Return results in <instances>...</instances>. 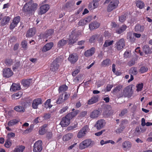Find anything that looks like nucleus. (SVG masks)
<instances>
[{
  "label": "nucleus",
  "instance_id": "obj_1",
  "mask_svg": "<svg viewBox=\"0 0 152 152\" xmlns=\"http://www.w3.org/2000/svg\"><path fill=\"white\" fill-rule=\"evenodd\" d=\"M123 85H119L117 86L112 90V94L115 95L118 98L123 96Z\"/></svg>",
  "mask_w": 152,
  "mask_h": 152
},
{
  "label": "nucleus",
  "instance_id": "obj_2",
  "mask_svg": "<svg viewBox=\"0 0 152 152\" xmlns=\"http://www.w3.org/2000/svg\"><path fill=\"white\" fill-rule=\"evenodd\" d=\"M119 3V0H112L108 5L107 11L108 12H112L117 8Z\"/></svg>",
  "mask_w": 152,
  "mask_h": 152
},
{
  "label": "nucleus",
  "instance_id": "obj_3",
  "mask_svg": "<svg viewBox=\"0 0 152 152\" xmlns=\"http://www.w3.org/2000/svg\"><path fill=\"white\" fill-rule=\"evenodd\" d=\"M79 36V35L78 34L74 31H72L69 39V44L73 45L75 43L78 39Z\"/></svg>",
  "mask_w": 152,
  "mask_h": 152
},
{
  "label": "nucleus",
  "instance_id": "obj_4",
  "mask_svg": "<svg viewBox=\"0 0 152 152\" xmlns=\"http://www.w3.org/2000/svg\"><path fill=\"white\" fill-rule=\"evenodd\" d=\"M132 90V87L131 85L126 87L123 91V96L128 98L131 97L133 93Z\"/></svg>",
  "mask_w": 152,
  "mask_h": 152
},
{
  "label": "nucleus",
  "instance_id": "obj_5",
  "mask_svg": "<svg viewBox=\"0 0 152 152\" xmlns=\"http://www.w3.org/2000/svg\"><path fill=\"white\" fill-rule=\"evenodd\" d=\"M125 46L124 39L122 38L116 42L115 44V48L118 50H122Z\"/></svg>",
  "mask_w": 152,
  "mask_h": 152
},
{
  "label": "nucleus",
  "instance_id": "obj_6",
  "mask_svg": "<svg viewBox=\"0 0 152 152\" xmlns=\"http://www.w3.org/2000/svg\"><path fill=\"white\" fill-rule=\"evenodd\" d=\"M64 94H61L58 97L56 101V102L57 104H59L64 102V101L67 100L69 98L70 94H68L67 92L64 93Z\"/></svg>",
  "mask_w": 152,
  "mask_h": 152
},
{
  "label": "nucleus",
  "instance_id": "obj_7",
  "mask_svg": "<svg viewBox=\"0 0 152 152\" xmlns=\"http://www.w3.org/2000/svg\"><path fill=\"white\" fill-rule=\"evenodd\" d=\"M42 142L41 140H38L34 144L33 151L34 152H40L42 149Z\"/></svg>",
  "mask_w": 152,
  "mask_h": 152
},
{
  "label": "nucleus",
  "instance_id": "obj_8",
  "mask_svg": "<svg viewBox=\"0 0 152 152\" xmlns=\"http://www.w3.org/2000/svg\"><path fill=\"white\" fill-rule=\"evenodd\" d=\"M92 141L90 139L85 140L82 141L80 144L79 148L81 150L91 145Z\"/></svg>",
  "mask_w": 152,
  "mask_h": 152
},
{
  "label": "nucleus",
  "instance_id": "obj_9",
  "mask_svg": "<svg viewBox=\"0 0 152 152\" xmlns=\"http://www.w3.org/2000/svg\"><path fill=\"white\" fill-rule=\"evenodd\" d=\"M88 126L86 125L82 128L79 131L77 134V137L80 138L84 136L88 131Z\"/></svg>",
  "mask_w": 152,
  "mask_h": 152
},
{
  "label": "nucleus",
  "instance_id": "obj_10",
  "mask_svg": "<svg viewBox=\"0 0 152 152\" xmlns=\"http://www.w3.org/2000/svg\"><path fill=\"white\" fill-rule=\"evenodd\" d=\"M78 56L76 53H73L69 55L68 61L72 64H75L78 60Z\"/></svg>",
  "mask_w": 152,
  "mask_h": 152
},
{
  "label": "nucleus",
  "instance_id": "obj_11",
  "mask_svg": "<svg viewBox=\"0 0 152 152\" xmlns=\"http://www.w3.org/2000/svg\"><path fill=\"white\" fill-rule=\"evenodd\" d=\"M71 119L68 116H67L66 115L62 118L60 124L63 127H66L69 124Z\"/></svg>",
  "mask_w": 152,
  "mask_h": 152
},
{
  "label": "nucleus",
  "instance_id": "obj_12",
  "mask_svg": "<svg viewBox=\"0 0 152 152\" xmlns=\"http://www.w3.org/2000/svg\"><path fill=\"white\" fill-rule=\"evenodd\" d=\"M106 124V122L103 119H101L98 120L96 124L94 125V127H95L97 130H100Z\"/></svg>",
  "mask_w": 152,
  "mask_h": 152
},
{
  "label": "nucleus",
  "instance_id": "obj_13",
  "mask_svg": "<svg viewBox=\"0 0 152 152\" xmlns=\"http://www.w3.org/2000/svg\"><path fill=\"white\" fill-rule=\"evenodd\" d=\"M58 59L56 58L55 59L51 64L50 69L51 71L55 72L58 69L59 65L58 64Z\"/></svg>",
  "mask_w": 152,
  "mask_h": 152
},
{
  "label": "nucleus",
  "instance_id": "obj_14",
  "mask_svg": "<svg viewBox=\"0 0 152 152\" xmlns=\"http://www.w3.org/2000/svg\"><path fill=\"white\" fill-rule=\"evenodd\" d=\"M13 75L12 70L9 68L3 69V76L4 77L9 78L11 77Z\"/></svg>",
  "mask_w": 152,
  "mask_h": 152
},
{
  "label": "nucleus",
  "instance_id": "obj_15",
  "mask_svg": "<svg viewBox=\"0 0 152 152\" xmlns=\"http://www.w3.org/2000/svg\"><path fill=\"white\" fill-rule=\"evenodd\" d=\"M49 8V5L48 4H46L42 5L39 8V14L42 15L45 13Z\"/></svg>",
  "mask_w": 152,
  "mask_h": 152
},
{
  "label": "nucleus",
  "instance_id": "obj_16",
  "mask_svg": "<svg viewBox=\"0 0 152 152\" xmlns=\"http://www.w3.org/2000/svg\"><path fill=\"white\" fill-rule=\"evenodd\" d=\"M42 102L41 99L38 98L34 99L32 104V107L33 109H36L38 108V105L42 104Z\"/></svg>",
  "mask_w": 152,
  "mask_h": 152
},
{
  "label": "nucleus",
  "instance_id": "obj_17",
  "mask_svg": "<svg viewBox=\"0 0 152 152\" xmlns=\"http://www.w3.org/2000/svg\"><path fill=\"white\" fill-rule=\"evenodd\" d=\"M127 28V26L125 24L121 26H118L116 29V32L118 34H121L125 31Z\"/></svg>",
  "mask_w": 152,
  "mask_h": 152
},
{
  "label": "nucleus",
  "instance_id": "obj_18",
  "mask_svg": "<svg viewBox=\"0 0 152 152\" xmlns=\"http://www.w3.org/2000/svg\"><path fill=\"white\" fill-rule=\"evenodd\" d=\"M32 0L26 3L23 6V11L24 12H31L30 7V4H31Z\"/></svg>",
  "mask_w": 152,
  "mask_h": 152
},
{
  "label": "nucleus",
  "instance_id": "obj_19",
  "mask_svg": "<svg viewBox=\"0 0 152 152\" xmlns=\"http://www.w3.org/2000/svg\"><path fill=\"white\" fill-rule=\"evenodd\" d=\"M36 32V29L34 28H30L27 32L26 36L27 37H31L33 36Z\"/></svg>",
  "mask_w": 152,
  "mask_h": 152
},
{
  "label": "nucleus",
  "instance_id": "obj_20",
  "mask_svg": "<svg viewBox=\"0 0 152 152\" xmlns=\"http://www.w3.org/2000/svg\"><path fill=\"white\" fill-rule=\"evenodd\" d=\"M99 97V96L97 95L92 96L88 100L87 102L88 104L91 105L96 103L98 101Z\"/></svg>",
  "mask_w": 152,
  "mask_h": 152
},
{
  "label": "nucleus",
  "instance_id": "obj_21",
  "mask_svg": "<svg viewBox=\"0 0 152 152\" xmlns=\"http://www.w3.org/2000/svg\"><path fill=\"white\" fill-rule=\"evenodd\" d=\"M53 46V42H51L45 44L42 49V51L43 52H46L50 50Z\"/></svg>",
  "mask_w": 152,
  "mask_h": 152
},
{
  "label": "nucleus",
  "instance_id": "obj_22",
  "mask_svg": "<svg viewBox=\"0 0 152 152\" xmlns=\"http://www.w3.org/2000/svg\"><path fill=\"white\" fill-rule=\"evenodd\" d=\"M100 24L96 21H94L91 23L89 25V28L91 30L96 29L100 26Z\"/></svg>",
  "mask_w": 152,
  "mask_h": 152
},
{
  "label": "nucleus",
  "instance_id": "obj_23",
  "mask_svg": "<svg viewBox=\"0 0 152 152\" xmlns=\"http://www.w3.org/2000/svg\"><path fill=\"white\" fill-rule=\"evenodd\" d=\"M101 114L99 110H94L91 112L90 115V117L92 118H95L98 117Z\"/></svg>",
  "mask_w": 152,
  "mask_h": 152
},
{
  "label": "nucleus",
  "instance_id": "obj_24",
  "mask_svg": "<svg viewBox=\"0 0 152 152\" xmlns=\"http://www.w3.org/2000/svg\"><path fill=\"white\" fill-rule=\"evenodd\" d=\"M95 48L92 47L90 49L86 51L84 53V55L86 57L91 56L93 55L95 53Z\"/></svg>",
  "mask_w": 152,
  "mask_h": 152
},
{
  "label": "nucleus",
  "instance_id": "obj_25",
  "mask_svg": "<svg viewBox=\"0 0 152 152\" xmlns=\"http://www.w3.org/2000/svg\"><path fill=\"white\" fill-rule=\"evenodd\" d=\"M31 82V80L29 79L23 80L22 81L21 84L25 88H27L29 86Z\"/></svg>",
  "mask_w": 152,
  "mask_h": 152
},
{
  "label": "nucleus",
  "instance_id": "obj_26",
  "mask_svg": "<svg viewBox=\"0 0 152 152\" xmlns=\"http://www.w3.org/2000/svg\"><path fill=\"white\" fill-rule=\"evenodd\" d=\"M74 4L72 2H68L63 7V8L65 10H71L73 7Z\"/></svg>",
  "mask_w": 152,
  "mask_h": 152
},
{
  "label": "nucleus",
  "instance_id": "obj_27",
  "mask_svg": "<svg viewBox=\"0 0 152 152\" xmlns=\"http://www.w3.org/2000/svg\"><path fill=\"white\" fill-rule=\"evenodd\" d=\"M68 41L64 39L60 40L57 43L58 48H62L63 46L65 45L67 43Z\"/></svg>",
  "mask_w": 152,
  "mask_h": 152
},
{
  "label": "nucleus",
  "instance_id": "obj_28",
  "mask_svg": "<svg viewBox=\"0 0 152 152\" xmlns=\"http://www.w3.org/2000/svg\"><path fill=\"white\" fill-rule=\"evenodd\" d=\"M145 27L144 26H141L139 24H136L134 28L135 31L137 32H143L144 29Z\"/></svg>",
  "mask_w": 152,
  "mask_h": 152
},
{
  "label": "nucleus",
  "instance_id": "obj_29",
  "mask_svg": "<svg viewBox=\"0 0 152 152\" xmlns=\"http://www.w3.org/2000/svg\"><path fill=\"white\" fill-rule=\"evenodd\" d=\"M54 32L53 30L52 29H49L47 30L45 32L44 34H40V36H42L43 35V37L45 38H48L49 37L51 36Z\"/></svg>",
  "mask_w": 152,
  "mask_h": 152
},
{
  "label": "nucleus",
  "instance_id": "obj_30",
  "mask_svg": "<svg viewBox=\"0 0 152 152\" xmlns=\"http://www.w3.org/2000/svg\"><path fill=\"white\" fill-rule=\"evenodd\" d=\"M14 110L19 113H24L25 111L24 107L22 105L15 106L14 107Z\"/></svg>",
  "mask_w": 152,
  "mask_h": 152
},
{
  "label": "nucleus",
  "instance_id": "obj_31",
  "mask_svg": "<svg viewBox=\"0 0 152 152\" xmlns=\"http://www.w3.org/2000/svg\"><path fill=\"white\" fill-rule=\"evenodd\" d=\"M73 136L72 133H68L64 135L62 139L64 141H67L70 140Z\"/></svg>",
  "mask_w": 152,
  "mask_h": 152
},
{
  "label": "nucleus",
  "instance_id": "obj_32",
  "mask_svg": "<svg viewBox=\"0 0 152 152\" xmlns=\"http://www.w3.org/2000/svg\"><path fill=\"white\" fill-rule=\"evenodd\" d=\"M10 19V18L9 16L4 17L1 21V25L3 26L6 25L9 22Z\"/></svg>",
  "mask_w": 152,
  "mask_h": 152
},
{
  "label": "nucleus",
  "instance_id": "obj_33",
  "mask_svg": "<svg viewBox=\"0 0 152 152\" xmlns=\"http://www.w3.org/2000/svg\"><path fill=\"white\" fill-rule=\"evenodd\" d=\"M24 146L21 145L16 146L12 152H23L25 149Z\"/></svg>",
  "mask_w": 152,
  "mask_h": 152
},
{
  "label": "nucleus",
  "instance_id": "obj_34",
  "mask_svg": "<svg viewBox=\"0 0 152 152\" xmlns=\"http://www.w3.org/2000/svg\"><path fill=\"white\" fill-rule=\"evenodd\" d=\"M135 3L137 7L140 9H142L144 7L145 4L143 1L141 0H139L137 1Z\"/></svg>",
  "mask_w": 152,
  "mask_h": 152
},
{
  "label": "nucleus",
  "instance_id": "obj_35",
  "mask_svg": "<svg viewBox=\"0 0 152 152\" xmlns=\"http://www.w3.org/2000/svg\"><path fill=\"white\" fill-rule=\"evenodd\" d=\"M68 88V87L66 85H62L60 86L58 89V91L59 93L62 92H66Z\"/></svg>",
  "mask_w": 152,
  "mask_h": 152
},
{
  "label": "nucleus",
  "instance_id": "obj_36",
  "mask_svg": "<svg viewBox=\"0 0 152 152\" xmlns=\"http://www.w3.org/2000/svg\"><path fill=\"white\" fill-rule=\"evenodd\" d=\"M143 51L146 54L151 53L152 52L151 50L147 45H145L143 47Z\"/></svg>",
  "mask_w": 152,
  "mask_h": 152
},
{
  "label": "nucleus",
  "instance_id": "obj_37",
  "mask_svg": "<svg viewBox=\"0 0 152 152\" xmlns=\"http://www.w3.org/2000/svg\"><path fill=\"white\" fill-rule=\"evenodd\" d=\"M11 89L14 91L18 90L20 89V84H13L11 86Z\"/></svg>",
  "mask_w": 152,
  "mask_h": 152
},
{
  "label": "nucleus",
  "instance_id": "obj_38",
  "mask_svg": "<svg viewBox=\"0 0 152 152\" xmlns=\"http://www.w3.org/2000/svg\"><path fill=\"white\" fill-rule=\"evenodd\" d=\"M79 112L78 110H75L68 113L67 115V116H68L71 119L73 118Z\"/></svg>",
  "mask_w": 152,
  "mask_h": 152
},
{
  "label": "nucleus",
  "instance_id": "obj_39",
  "mask_svg": "<svg viewBox=\"0 0 152 152\" xmlns=\"http://www.w3.org/2000/svg\"><path fill=\"white\" fill-rule=\"evenodd\" d=\"M22 94L21 92H18V93H15L12 95V99H17L20 98L21 95Z\"/></svg>",
  "mask_w": 152,
  "mask_h": 152
},
{
  "label": "nucleus",
  "instance_id": "obj_40",
  "mask_svg": "<svg viewBox=\"0 0 152 152\" xmlns=\"http://www.w3.org/2000/svg\"><path fill=\"white\" fill-rule=\"evenodd\" d=\"M123 147L124 148H129L131 146V143L128 141L124 142L122 144Z\"/></svg>",
  "mask_w": 152,
  "mask_h": 152
},
{
  "label": "nucleus",
  "instance_id": "obj_41",
  "mask_svg": "<svg viewBox=\"0 0 152 152\" xmlns=\"http://www.w3.org/2000/svg\"><path fill=\"white\" fill-rule=\"evenodd\" d=\"M129 74L133 75H136L137 73V67H132L129 70Z\"/></svg>",
  "mask_w": 152,
  "mask_h": 152
},
{
  "label": "nucleus",
  "instance_id": "obj_42",
  "mask_svg": "<svg viewBox=\"0 0 152 152\" xmlns=\"http://www.w3.org/2000/svg\"><path fill=\"white\" fill-rule=\"evenodd\" d=\"M120 126V127L117 129L116 130V132L117 133H121L125 128V127L123 126V124L122 123L121 124Z\"/></svg>",
  "mask_w": 152,
  "mask_h": 152
},
{
  "label": "nucleus",
  "instance_id": "obj_43",
  "mask_svg": "<svg viewBox=\"0 0 152 152\" xmlns=\"http://www.w3.org/2000/svg\"><path fill=\"white\" fill-rule=\"evenodd\" d=\"M46 126L45 125L42 126L39 131V133L40 135H42L45 134L46 132L45 129Z\"/></svg>",
  "mask_w": 152,
  "mask_h": 152
},
{
  "label": "nucleus",
  "instance_id": "obj_44",
  "mask_svg": "<svg viewBox=\"0 0 152 152\" xmlns=\"http://www.w3.org/2000/svg\"><path fill=\"white\" fill-rule=\"evenodd\" d=\"M127 15L126 14H124L122 15L119 17V20L121 23L124 22L126 19Z\"/></svg>",
  "mask_w": 152,
  "mask_h": 152
},
{
  "label": "nucleus",
  "instance_id": "obj_45",
  "mask_svg": "<svg viewBox=\"0 0 152 152\" xmlns=\"http://www.w3.org/2000/svg\"><path fill=\"white\" fill-rule=\"evenodd\" d=\"M19 121L17 119H13L9 121L8 123V125L9 126H12Z\"/></svg>",
  "mask_w": 152,
  "mask_h": 152
},
{
  "label": "nucleus",
  "instance_id": "obj_46",
  "mask_svg": "<svg viewBox=\"0 0 152 152\" xmlns=\"http://www.w3.org/2000/svg\"><path fill=\"white\" fill-rule=\"evenodd\" d=\"M113 42V40L109 41V40H106L105 41V42L103 45V46L104 47H107L112 45Z\"/></svg>",
  "mask_w": 152,
  "mask_h": 152
},
{
  "label": "nucleus",
  "instance_id": "obj_47",
  "mask_svg": "<svg viewBox=\"0 0 152 152\" xmlns=\"http://www.w3.org/2000/svg\"><path fill=\"white\" fill-rule=\"evenodd\" d=\"M110 60L109 59H106L104 60L102 62V66H109L110 63Z\"/></svg>",
  "mask_w": 152,
  "mask_h": 152
},
{
  "label": "nucleus",
  "instance_id": "obj_48",
  "mask_svg": "<svg viewBox=\"0 0 152 152\" xmlns=\"http://www.w3.org/2000/svg\"><path fill=\"white\" fill-rule=\"evenodd\" d=\"M38 6L37 3H33V1L32 0L31 4H30V7L31 11H34L35 10Z\"/></svg>",
  "mask_w": 152,
  "mask_h": 152
},
{
  "label": "nucleus",
  "instance_id": "obj_49",
  "mask_svg": "<svg viewBox=\"0 0 152 152\" xmlns=\"http://www.w3.org/2000/svg\"><path fill=\"white\" fill-rule=\"evenodd\" d=\"M98 37V35H93L91 37L89 40V42L91 43L95 42L96 38Z\"/></svg>",
  "mask_w": 152,
  "mask_h": 152
},
{
  "label": "nucleus",
  "instance_id": "obj_50",
  "mask_svg": "<svg viewBox=\"0 0 152 152\" xmlns=\"http://www.w3.org/2000/svg\"><path fill=\"white\" fill-rule=\"evenodd\" d=\"M12 145V143L10 142V140L7 139L6 140L4 146L7 148H9Z\"/></svg>",
  "mask_w": 152,
  "mask_h": 152
},
{
  "label": "nucleus",
  "instance_id": "obj_51",
  "mask_svg": "<svg viewBox=\"0 0 152 152\" xmlns=\"http://www.w3.org/2000/svg\"><path fill=\"white\" fill-rule=\"evenodd\" d=\"M27 42L26 40L22 41L21 43V47L24 50H26L27 48Z\"/></svg>",
  "mask_w": 152,
  "mask_h": 152
},
{
  "label": "nucleus",
  "instance_id": "obj_52",
  "mask_svg": "<svg viewBox=\"0 0 152 152\" xmlns=\"http://www.w3.org/2000/svg\"><path fill=\"white\" fill-rule=\"evenodd\" d=\"M20 17L19 16H18L14 18L12 22L18 25V23L20 22Z\"/></svg>",
  "mask_w": 152,
  "mask_h": 152
},
{
  "label": "nucleus",
  "instance_id": "obj_53",
  "mask_svg": "<svg viewBox=\"0 0 152 152\" xmlns=\"http://www.w3.org/2000/svg\"><path fill=\"white\" fill-rule=\"evenodd\" d=\"M15 136V133L12 132L8 133L7 136L6 138L9 140H10L11 138H13Z\"/></svg>",
  "mask_w": 152,
  "mask_h": 152
},
{
  "label": "nucleus",
  "instance_id": "obj_54",
  "mask_svg": "<svg viewBox=\"0 0 152 152\" xmlns=\"http://www.w3.org/2000/svg\"><path fill=\"white\" fill-rule=\"evenodd\" d=\"M143 84L142 83H141L137 85L136 87L137 88V91H141L143 87Z\"/></svg>",
  "mask_w": 152,
  "mask_h": 152
},
{
  "label": "nucleus",
  "instance_id": "obj_55",
  "mask_svg": "<svg viewBox=\"0 0 152 152\" xmlns=\"http://www.w3.org/2000/svg\"><path fill=\"white\" fill-rule=\"evenodd\" d=\"M86 23L84 19H81L78 23V25L79 26H83L86 24Z\"/></svg>",
  "mask_w": 152,
  "mask_h": 152
},
{
  "label": "nucleus",
  "instance_id": "obj_56",
  "mask_svg": "<svg viewBox=\"0 0 152 152\" xmlns=\"http://www.w3.org/2000/svg\"><path fill=\"white\" fill-rule=\"evenodd\" d=\"M148 70V69L147 67L143 66L141 67L140 69V72L141 73H143L147 71Z\"/></svg>",
  "mask_w": 152,
  "mask_h": 152
},
{
  "label": "nucleus",
  "instance_id": "obj_57",
  "mask_svg": "<svg viewBox=\"0 0 152 152\" xmlns=\"http://www.w3.org/2000/svg\"><path fill=\"white\" fill-rule=\"evenodd\" d=\"M135 58H133L128 63V65L130 66H131L135 64Z\"/></svg>",
  "mask_w": 152,
  "mask_h": 152
},
{
  "label": "nucleus",
  "instance_id": "obj_58",
  "mask_svg": "<svg viewBox=\"0 0 152 152\" xmlns=\"http://www.w3.org/2000/svg\"><path fill=\"white\" fill-rule=\"evenodd\" d=\"M110 108H107V107H105L104 108V110L103 113L104 115H108L110 113Z\"/></svg>",
  "mask_w": 152,
  "mask_h": 152
},
{
  "label": "nucleus",
  "instance_id": "obj_59",
  "mask_svg": "<svg viewBox=\"0 0 152 152\" xmlns=\"http://www.w3.org/2000/svg\"><path fill=\"white\" fill-rule=\"evenodd\" d=\"M79 18L78 15H76L74 14L72 15L70 17V18H72V20L71 21V22L75 21Z\"/></svg>",
  "mask_w": 152,
  "mask_h": 152
},
{
  "label": "nucleus",
  "instance_id": "obj_60",
  "mask_svg": "<svg viewBox=\"0 0 152 152\" xmlns=\"http://www.w3.org/2000/svg\"><path fill=\"white\" fill-rule=\"evenodd\" d=\"M131 56V53L128 51H126L124 54V56L125 58H129Z\"/></svg>",
  "mask_w": 152,
  "mask_h": 152
},
{
  "label": "nucleus",
  "instance_id": "obj_61",
  "mask_svg": "<svg viewBox=\"0 0 152 152\" xmlns=\"http://www.w3.org/2000/svg\"><path fill=\"white\" fill-rule=\"evenodd\" d=\"M17 25L12 22L10 24L9 28L10 30H13L15 27H16Z\"/></svg>",
  "mask_w": 152,
  "mask_h": 152
},
{
  "label": "nucleus",
  "instance_id": "obj_62",
  "mask_svg": "<svg viewBox=\"0 0 152 152\" xmlns=\"http://www.w3.org/2000/svg\"><path fill=\"white\" fill-rule=\"evenodd\" d=\"M113 85L112 84H108L107 85L105 89V91L108 92L110 91L113 87Z\"/></svg>",
  "mask_w": 152,
  "mask_h": 152
},
{
  "label": "nucleus",
  "instance_id": "obj_63",
  "mask_svg": "<svg viewBox=\"0 0 152 152\" xmlns=\"http://www.w3.org/2000/svg\"><path fill=\"white\" fill-rule=\"evenodd\" d=\"M33 127L32 126L30 125L29 126V128L25 130L24 132L26 134H27L31 132L33 130Z\"/></svg>",
  "mask_w": 152,
  "mask_h": 152
},
{
  "label": "nucleus",
  "instance_id": "obj_64",
  "mask_svg": "<svg viewBox=\"0 0 152 152\" xmlns=\"http://www.w3.org/2000/svg\"><path fill=\"white\" fill-rule=\"evenodd\" d=\"M20 66V63L19 62H17L14 65L12 69L13 70L17 69Z\"/></svg>",
  "mask_w": 152,
  "mask_h": 152
}]
</instances>
